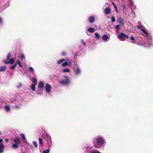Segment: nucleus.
Segmentation results:
<instances>
[{
	"label": "nucleus",
	"mask_w": 153,
	"mask_h": 153,
	"mask_svg": "<svg viewBox=\"0 0 153 153\" xmlns=\"http://www.w3.org/2000/svg\"><path fill=\"white\" fill-rule=\"evenodd\" d=\"M11 75H13V74L11 73Z\"/></svg>",
	"instance_id": "obj_51"
},
{
	"label": "nucleus",
	"mask_w": 153,
	"mask_h": 153,
	"mask_svg": "<svg viewBox=\"0 0 153 153\" xmlns=\"http://www.w3.org/2000/svg\"><path fill=\"white\" fill-rule=\"evenodd\" d=\"M117 22L119 23L120 26H122L124 24V19L123 18H121L120 17L117 20Z\"/></svg>",
	"instance_id": "obj_10"
},
{
	"label": "nucleus",
	"mask_w": 153,
	"mask_h": 153,
	"mask_svg": "<svg viewBox=\"0 0 153 153\" xmlns=\"http://www.w3.org/2000/svg\"><path fill=\"white\" fill-rule=\"evenodd\" d=\"M95 36L97 38H99L100 35L98 33H95Z\"/></svg>",
	"instance_id": "obj_38"
},
{
	"label": "nucleus",
	"mask_w": 153,
	"mask_h": 153,
	"mask_svg": "<svg viewBox=\"0 0 153 153\" xmlns=\"http://www.w3.org/2000/svg\"><path fill=\"white\" fill-rule=\"evenodd\" d=\"M44 87V83L42 81H40L39 82L38 87L43 89Z\"/></svg>",
	"instance_id": "obj_16"
},
{
	"label": "nucleus",
	"mask_w": 153,
	"mask_h": 153,
	"mask_svg": "<svg viewBox=\"0 0 153 153\" xmlns=\"http://www.w3.org/2000/svg\"><path fill=\"white\" fill-rule=\"evenodd\" d=\"M52 87L48 84L46 83L45 86V89L46 93H49L51 91V90L52 89Z\"/></svg>",
	"instance_id": "obj_9"
},
{
	"label": "nucleus",
	"mask_w": 153,
	"mask_h": 153,
	"mask_svg": "<svg viewBox=\"0 0 153 153\" xmlns=\"http://www.w3.org/2000/svg\"><path fill=\"white\" fill-rule=\"evenodd\" d=\"M111 20L112 22H114L115 21V19L114 16H112L111 17Z\"/></svg>",
	"instance_id": "obj_37"
},
{
	"label": "nucleus",
	"mask_w": 153,
	"mask_h": 153,
	"mask_svg": "<svg viewBox=\"0 0 153 153\" xmlns=\"http://www.w3.org/2000/svg\"><path fill=\"white\" fill-rule=\"evenodd\" d=\"M99 39H93V40H91V41H92L93 43H91V44H95V42H98L99 41Z\"/></svg>",
	"instance_id": "obj_24"
},
{
	"label": "nucleus",
	"mask_w": 153,
	"mask_h": 153,
	"mask_svg": "<svg viewBox=\"0 0 153 153\" xmlns=\"http://www.w3.org/2000/svg\"><path fill=\"white\" fill-rule=\"evenodd\" d=\"M111 10L109 8H107L105 9L104 12L105 14H108L110 13Z\"/></svg>",
	"instance_id": "obj_17"
},
{
	"label": "nucleus",
	"mask_w": 153,
	"mask_h": 153,
	"mask_svg": "<svg viewBox=\"0 0 153 153\" xmlns=\"http://www.w3.org/2000/svg\"><path fill=\"white\" fill-rule=\"evenodd\" d=\"M88 31L90 33H92L94 31L95 29L94 28L90 27L88 29Z\"/></svg>",
	"instance_id": "obj_22"
},
{
	"label": "nucleus",
	"mask_w": 153,
	"mask_h": 153,
	"mask_svg": "<svg viewBox=\"0 0 153 153\" xmlns=\"http://www.w3.org/2000/svg\"><path fill=\"white\" fill-rule=\"evenodd\" d=\"M15 64H17H17H18L19 67H20L21 68H22V66L21 64V62L19 60H17L16 62L15 63Z\"/></svg>",
	"instance_id": "obj_26"
},
{
	"label": "nucleus",
	"mask_w": 153,
	"mask_h": 153,
	"mask_svg": "<svg viewBox=\"0 0 153 153\" xmlns=\"http://www.w3.org/2000/svg\"><path fill=\"white\" fill-rule=\"evenodd\" d=\"M33 143L35 147L36 148L37 147L38 144L36 141H33Z\"/></svg>",
	"instance_id": "obj_32"
},
{
	"label": "nucleus",
	"mask_w": 153,
	"mask_h": 153,
	"mask_svg": "<svg viewBox=\"0 0 153 153\" xmlns=\"http://www.w3.org/2000/svg\"><path fill=\"white\" fill-rule=\"evenodd\" d=\"M4 146L2 143H0V153H2L4 152Z\"/></svg>",
	"instance_id": "obj_14"
},
{
	"label": "nucleus",
	"mask_w": 153,
	"mask_h": 153,
	"mask_svg": "<svg viewBox=\"0 0 153 153\" xmlns=\"http://www.w3.org/2000/svg\"><path fill=\"white\" fill-rule=\"evenodd\" d=\"M94 141L96 142L98 145L100 146H104L106 143L105 140L103 138L100 136L97 137Z\"/></svg>",
	"instance_id": "obj_2"
},
{
	"label": "nucleus",
	"mask_w": 153,
	"mask_h": 153,
	"mask_svg": "<svg viewBox=\"0 0 153 153\" xmlns=\"http://www.w3.org/2000/svg\"><path fill=\"white\" fill-rule=\"evenodd\" d=\"M1 134V132H0V135Z\"/></svg>",
	"instance_id": "obj_50"
},
{
	"label": "nucleus",
	"mask_w": 153,
	"mask_h": 153,
	"mask_svg": "<svg viewBox=\"0 0 153 153\" xmlns=\"http://www.w3.org/2000/svg\"><path fill=\"white\" fill-rule=\"evenodd\" d=\"M82 42L83 43L84 45H85L86 44V42H85V41L83 39H82L81 40Z\"/></svg>",
	"instance_id": "obj_41"
},
{
	"label": "nucleus",
	"mask_w": 153,
	"mask_h": 153,
	"mask_svg": "<svg viewBox=\"0 0 153 153\" xmlns=\"http://www.w3.org/2000/svg\"><path fill=\"white\" fill-rule=\"evenodd\" d=\"M43 92V89L40 88L38 87L37 89V94H42Z\"/></svg>",
	"instance_id": "obj_13"
},
{
	"label": "nucleus",
	"mask_w": 153,
	"mask_h": 153,
	"mask_svg": "<svg viewBox=\"0 0 153 153\" xmlns=\"http://www.w3.org/2000/svg\"><path fill=\"white\" fill-rule=\"evenodd\" d=\"M28 69L30 72H32L33 74L34 75V69L32 67H30L28 68Z\"/></svg>",
	"instance_id": "obj_21"
},
{
	"label": "nucleus",
	"mask_w": 153,
	"mask_h": 153,
	"mask_svg": "<svg viewBox=\"0 0 153 153\" xmlns=\"http://www.w3.org/2000/svg\"><path fill=\"white\" fill-rule=\"evenodd\" d=\"M117 37L118 38H128V36L127 35L122 33H120L118 36Z\"/></svg>",
	"instance_id": "obj_11"
},
{
	"label": "nucleus",
	"mask_w": 153,
	"mask_h": 153,
	"mask_svg": "<svg viewBox=\"0 0 153 153\" xmlns=\"http://www.w3.org/2000/svg\"><path fill=\"white\" fill-rule=\"evenodd\" d=\"M120 25H117L116 26H115V28L116 29L118 30H119V29H120Z\"/></svg>",
	"instance_id": "obj_35"
},
{
	"label": "nucleus",
	"mask_w": 153,
	"mask_h": 153,
	"mask_svg": "<svg viewBox=\"0 0 153 153\" xmlns=\"http://www.w3.org/2000/svg\"><path fill=\"white\" fill-rule=\"evenodd\" d=\"M73 69L74 73L76 75H78L80 74V69L77 65L74 66L73 68Z\"/></svg>",
	"instance_id": "obj_7"
},
{
	"label": "nucleus",
	"mask_w": 153,
	"mask_h": 153,
	"mask_svg": "<svg viewBox=\"0 0 153 153\" xmlns=\"http://www.w3.org/2000/svg\"><path fill=\"white\" fill-rule=\"evenodd\" d=\"M30 80L33 84L37 85V80L35 77H32L31 79Z\"/></svg>",
	"instance_id": "obj_15"
},
{
	"label": "nucleus",
	"mask_w": 153,
	"mask_h": 153,
	"mask_svg": "<svg viewBox=\"0 0 153 153\" xmlns=\"http://www.w3.org/2000/svg\"><path fill=\"white\" fill-rule=\"evenodd\" d=\"M49 143H50V146H51V143H52V141H51V139H50V142Z\"/></svg>",
	"instance_id": "obj_45"
},
{
	"label": "nucleus",
	"mask_w": 153,
	"mask_h": 153,
	"mask_svg": "<svg viewBox=\"0 0 153 153\" xmlns=\"http://www.w3.org/2000/svg\"><path fill=\"white\" fill-rule=\"evenodd\" d=\"M3 141V140L2 139H0V143H1Z\"/></svg>",
	"instance_id": "obj_48"
},
{
	"label": "nucleus",
	"mask_w": 153,
	"mask_h": 153,
	"mask_svg": "<svg viewBox=\"0 0 153 153\" xmlns=\"http://www.w3.org/2000/svg\"><path fill=\"white\" fill-rule=\"evenodd\" d=\"M11 54L10 53H8L6 60H4V63L6 64H13L15 61L14 59L13 58H10L11 56Z\"/></svg>",
	"instance_id": "obj_5"
},
{
	"label": "nucleus",
	"mask_w": 153,
	"mask_h": 153,
	"mask_svg": "<svg viewBox=\"0 0 153 153\" xmlns=\"http://www.w3.org/2000/svg\"><path fill=\"white\" fill-rule=\"evenodd\" d=\"M36 85H35V84H32L31 85V88L32 89V90L34 91L35 90V86Z\"/></svg>",
	"instance_id": "obj_27"
},
{
	"label": "nucleus",
	"mask_w": 153,
	"mask_h": 153,
	"mask_svg": "<svg viewBox=\"0 0 153 153\" xmlns=\"http://www.w3.org/2000/svg\"><path fill=\"white\" fill-rule=\"evenodd\" d=\"M102 40L101 41L102 42H107L109 40V39H101Z\"/></svg>",
	"instance_id": "obj_33"
},
{
	"label": "nucleus",
	"mask_w": 153,
	"mask_h": 153,
	"mask_svg": "<svg viewBox=\"0 0 153 153\" xmlns=\"http://www.w3.org/2000/svg\"><path fill=\"white\" fill-rule=\"evenodd\" d=\"M66 60L67 61L66 62H65L62 64V67H65L67 66H70L71 64V60L70 59H67Z\"/></svg>",
	"instance_id": "obj_8"
},
{
	"label": "nucleus",
	"mask_w": 153,
	"mask_h": 153,
	"mask_svg": "<svg viewBox=\"0 0 153 153\" xmlns=\"http://www.w3.org/2000/svg\"><path fill=\"white\" fill-rule=\"evenodd\" d=\"M5 141L6 142H8L9 141V140L7 138H5Z\"/></svg>",
	"instance_id": "obj_44"
},
{
	"label": "nucleus",
	"mask_w": 153,
	"mask_h": 153,
	"mask_svg": "<svg viewBox=\"0 0 153 153\" xmlns=\"http://www.w3.org/2000/svg\"><path fill=\"white\" fill-rule=\"evenodd\" d=\"M130 42L135 44L145 47H149L153 45L151 39H127Z\"/></svg>",
	"instance_id": "obj_1"
},
{
	"label": "nucleus",
	"mask_w": 153,
	"mask_h": 153,
	"mask_svg": "<svg viewBox=\"0 0 153 153\" xmlns=\"http://www.w3.org/2000/svg\"><path fill=\"white\" fill-rule=\"evenodd\" d=\"M21 57V59L22 60H23V59L25 60V56L23 54H22Z\"/></svg>",
	"instance_id": "obj_39"
},
{
	"label": "nucleus",
	"mask_w": 153,
	"mask_h": 153,
	"mask_svg": "<svg viewBox=\"0 0 153 153\" xmlns=\"http://www.w3.org/2000/svg\"><path fill=\"white\" fill-rule=\"evenodd\" d=\"M7 67L5 65L2 66L0 67V71H2L6 69Z\"/></svg>",
	"instance_id": "obj_18"
},
{
	"label": "nucleus",
	"mask_w": 153,
	"mask_h": 153,
	"mask_svg": "<svg viewBox=\"0 0 153 153\" xmlns=\"http://www.w3.org/2000/svg\"><path fill=\"white\" fill-rule=\"evenodd\" d=\"M138 28L140 29H141V31H142L144 33L146 34L147 36L148 35V34L146 32L144 29L142 28H141V26L138 27Z\"/></svg>",
	"instance_id": "obj_25"
},
{
	"label": "nucleus",
	"mask_w": 153,
	"mask_h": 153,
	"mask_svg": "<svg viewBox=\"0 0 153 153\" xmlns=\"http://www.w3.org/2000/svg\"><path fill=\"white\" fill-rule=\"evenodd\" d=\"M4 107L6 111L7 112H9L10 111V108L9 106L6 105Z\"/></svg>",
	"instance_id": "obj_28"
},
{
	"label": "nucleus",
	"mask_w": 153,
	"mask_h": 153,
	"mask_svg": "<svg viewBox=\"0 0 153 153\" xmlns=\"http://www.w3.org/2000/svg\"><path fill=\"white\" fill-rule=\"evenodd\" d=\"M112 4H113L114 7V8L115 10V11L117 13L118 12V11L117 10V7L116 6L115 3H114V2H112Z\"/></svg>",
	"instance_id": "obj_29"
},
{
	"label": "nucleus",
	"mask_w": 153,
	"mask_h": 153,
	"mask_svg": "<svg viewBox=\"0 0 153 153\" xmlns=\"http://www.w3.org/2000/svg\"><path fill=\"white\" fill-rule=\"evenodd\" d=\"M121 41H124L125 40V39H120Z\"/></svg>",
	"instance_id": "obj_47"
},
{
	"label": "nucleus",
	"mask_w": 153,
	"mask_h": 153,
	"mask_svg": "<svg viewBox=\"0 0 153 153\" xmlns=\"http://www.w3.org/2000/svg\"><path fill=\"white\" fill-rule=\"evenodd\" d=\"M70 70L68 68H65L62 70L63 72H68Z\"/></svg>",
	"instance_id": "obj_31"
},
{
	"label": "nucleus",
	"mask_w": 153,
	"mask_h": 153,
	"mask_svg": "<svg viewBox=\"0 0 153 153\" xmlns=\"http://www.w3.org/2000/svg\"><path fill=\"white\" fill-rule=\"evenodd\" d=\"M85 153H101L98 150L94 149L92 147L88 146L86 147Z\"/></svg>",
	"instance_id": "obj_6"
},
{
	"label": "nucleus",
	"mask_w": 153,
	"mask_h": 153,
	"mask_svg": "<svg viewBox=\"0 0 153 153\" xmlns=\"http://www.w3.org/2000/svg\"><path fill=\"white\" fill-rule=\"evenodd\" d=\"M88 20L89 22L91 23H93L94 21V17L93 16H91L88 18Z\"/></svg>",
	"instance_id": "obj_12"
},
{
	"label": "nucleus",
	"mask_w": 153,
	"mask_h": 153,
	"mask_svg": "<svg viewBox=\"0 0 153 153\" xmlns=\"http://www.w3.org/2000/svg\"><path fill=\"white\" fill-rule=\"evenodd\" d=\"M22 86V84L21 83H19L17 85L16 87L17 88H21Z\"/></svg>",
	"instance_id": "obj_34"
},
{
	"label": "nucleus",
	"mask_w": 153,
	"mask_h": 153,
	"mask_svg": "<svg viewBox=\"0 0 153 153\" xmlns=\"http://www.w3.org/2000/svg\"><path fill=\"white\" fill-rule=\"evenodd\" d=\"M21 137L25 140V142L26 143L27 142V140L25 138V136L24 134H20Z\"/></svg>",
	"instance_id": "obj_19"
},
{
	"label": "nucleus",
	"mask_w": 153,
	"mask_h": 153,
	"mask_svg": "<svg viewBox=\"0 0 153 153\" xmlns=\"http://www.w3.org/2000/svg\"><path fill=\"white\" fill-rule=\"evenodd\" d=\"M15 108H19V107L18 106H16L15 107Z\"/></svg>",
	"instance_id": "obj_46"
},
{
	"label": "nucleus",
	"mask_w": 153,
	"mask_h": 153,
	"mask_svg": "<svg viewBox=\"0 0 153 153\" xmlns=\"http://www.w3.org/2000/svg\"><path fill=\"white\" fill-rule=\"evenodd\" d=\"M50 150L48 149L46 150H44L43 151V153H49V152Z\"/></svg>",
	"instance_id": "obj_36"
},
{
	"label": "nucleus",
	"mask_w": 153,
	"mask_h": 153,
	"mask_svg": "<svg viewBox=\"0 0 153 153\" xmlns=\"http://www.w3.org/2000/svg\"><path fill=\"white\" fill-rule=\"evenodd\" d=\"M17 66V64H15L14 65L12 66H11L10 67V69L11 70H13Z\"/></svg>",
	"instance_id": "obj_30"
},
{
	"label": "nucleus",
	"mask_w": 153,
	"mask_h": 153,
	"mask_svg": "<svg viewBox=\"0 0 153 153\" xmlns=\"http://www.w3.org/2000/svg\"><path fill=\"white\" fill-rule=\"evenodd\" d=\"M21 141L19 138L15 137L13 140V142L12 143L13 148L16 149L19 147Z\"/></svg>",
	"instance_id": "obj_3"
},
{
	"label": "nucleus",
	"mask_w": 153,
	"mask_h": 153,
	"mask_svg": "<svg viewBox=\"0 0 153 153\" xmlns=\"http://www.w3.org/2000/svg\"><path fill=\"white\" fill-rule=\"evenodd\" d=\"M130 38L132 39V38H134L133 37V36H131L130 37Z\"/></svg>",
	"instance_id": "obj_49"
},
{
	"label": "nucleus",
	"mask_w": 153,
	"mask_h": 153,
	"mask_svg": "<svg viewBox=\"0 0 153 153\" xmlns=\"http://www.w3.org/2000/svg\"><path fill=\"white\" fill-rule=\"evenodd\" d=\"M65 60L64 59H61L57 61V62L58 64H60Z\"/></svg>",
	"instance_id": "obj_23"
},
{
	"label": "nucleus",
	"mask_w": 153,
	"mask_h": 153,
	"mask_svg": "<svg viewBox=\"0 0 153 153\" xmlns=\"http://www.w3.org/2000/svg\"><path fill=\"white\" fill-rule=\"evenodd\" d=\"M108 37L107 35L105 34L103 35L102 38H108Z\"/></svg>",
	"instance_id": "obj_40"
},
{
	"label": "nucleus",
	"mask_w": 153,
	"mask_h": 153,
	"mask_svg": "<svg viewBox=\"0 0 153 153\" xmlns=\"http://www.w3.org/2000/svg\"><path fill=\"white\" fill-rule=\"evenodd\" d=\"M2 18L0 17V24L2 23Z\"/></svg>",
	"instance_id": "obj_43"
},
{
	"label": "nucleus",
	"mask_w": 153,
	"mask_h": 153,
	"mask_svg": "<svg viewBox=\"0 0 153 153\" xmlns=\"http://www.w3.org/2000/svg\"><path fill=\"white\" fill-rule=\"evenodd\" d=\"M39 144L42 147L43 146V140H42L40 137H39Z\"/></svg>",
	"instance_id": "obj_20"
},
{
	"label": "nucleus",
	"mask_w": 153,
	"mask_h": 153,
	"mask_svg": "<svg viewBox=\"0 0 153 153\" xmlns=\"http://www.w3.org/2000/svg\"><path fill=\"white\" fill-rule=\"evenodd\" d=\"M60 83L63 85H66L70 83V80L69 78L67 76H64L62 79L59 81Z\"/></svg>",
	"instance_id": "obj_4"
},
{
	"label": "nucleus",
	"mask_w": 153,
	"mask_h": 153,
	"mask_svg": "<svg viewBox=\"0 0 153 153\" xmlns=\"http://www.w3.org/2000/svg\"><path fill=\"white\" fill-rule=\"evenodd\" d=\"M66 53L65 51H63L62 53V55L63 56H65L66 55Z\"/></svg>",
	"instance_id": "obj_42"
}]
</instances>
